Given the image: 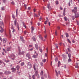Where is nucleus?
I'll return each mask as SVG.
<instances>
[{
    "label": "nucleus",
    "instance_id": "12",
    "mask_svg": "<svg viewBox=\"0 0 79 79\" xmlns=\"http://www.w3.org/2000/svg\"><path fill=\"white\" fill-rule=\"evenodd\" d=\"M31 32L32 33H33V32L34 30H35V28L33 26L31 27Z\"/></svg>",
    "mask_w": 79,
    "mask_h": 79
},
{
    "label": "nucleus",
    "instance_id": "34",
    "mask_svg": "<svg viewBox=\"0 0 79 79\" xmlns=\"http://www.w3.org/2000/svg\"><path fill=\"white\" fill-rule=\"evenodd\" d=\"M56 4L58 5L59 4V2L58 1H56Z\"/></svg>",
    "mask_w": 79,
    "mask_h": 79
},
{
    "label": "nucleus",
    "instance_id": "23",
    "mask_svg": "<svg viewBox=\"0 0 79 79\" xmlns=\"http://www.w3.org/2000/svg\"><path fill=\"white\" fill-rule=\"evenodd\" d=\"M72 60L71 58H69L68 60V62H70Z\"/></svg>",
    "mask_w": 79,
    "mask_h": 79
},
{
    "label": "nucleus",
    "instance_id": "52",
    "mask_svg": "<svg viewBox=\"0 0 79 79\" xmlns=\"http://www.w3.org/2000/svg\"><path fill=\"white\" fill-rule=\"evenodd\" d=\"M47 55H48L47 53H45V56L46 57H47Z\"/></svg>",
    "mask_w": 79,
    "mask_h": 79
},
{
    "label": "nucleus",
    "instance_id": "5",
    "mask_svg": "<svg viewBox=\"0 0 79 79\" xmlns=\"http://www.w3.org/2000/svg\"><path fill=\"white\" fill-rule=\"evenodd\" d=\"M47 8L49 9L50 10L52 9V7L50 6V4H48L47 5Z\"/></svg>",
    "mask_w": 79,
    "mask_h": 79
},
{
    "label": "nucleus",
    "instance_id": "45",
    "mask_svg": "<svg viewBox=\"0 0 79 79\" xmlns=\"http://www.w3.org/2000/svg\"><path fill=\"white\" fill-rule=\"evenodd\" d=\"M11 4L14 5H15V2H11Z\"/></svg>",
    "mask_w": 79,
    "mask_h": 79
},
{
    "label": "nucleus",
    "instance_id": "63",
    "mask_svg": "<svg viewBox=\"0 0 79 79\" xmlns=\"http://www.w3.org/2000/svg\"><path fill=\"white\" fill-rule=\"evenodd\" d=\"M77 25H79V22H77Z\"/></svg>",
    "mask_w": 79,
    "mask_h": 79
},
{
    "label": "nucleus",
    "instance_id": "33",
    "mask_svg": "<svg viewBox=\"0 0 79 79\" xmlns=\"http://www.w3.org/2000/svg\"><path fill=\"white\" fill-rule=\"evenodd\" d=\"M42 61H43V62L45 63V62H46V59L43 60H42Z\"/></svg>",
    "mask_w": 79,
    "mask_h": 79
},
{
    "label": "nucleus",
    "instance_id": "47",
    "mask_svg": "<svg viewBox=\"0 0 79 79\" xmlns=\"http://www.w3.org/2000/svg\"><path fill=\"white\" fill-rule=\"evenodd\" d=\"M44 24H45V25H46L47 24V21H46L45 22H44Z\"/></svg>",
    "mask_w": 79,
    "mask_h": 79
},
{
    "label": "nucleus",
    "instance_id": "59",
    "mask_svg": "<svg viewBox=\"0 0 79 79\" xmlns=\"http://www.w3.org/2000/svg\"><path fill=\"white\" fill-rule=\"evenodd\" d=\"M69 6H71L70 2H69Z\"/></svg>",
    "mask_w": 79,
    "mask_h": 79
},
{
    "label": "nucleus",
    "instance_id": "8",
    "mask_svg": "<svg viewBox=\"0 0 79 79\" xmlns=\"http://www.w3.org/2000/svg\"><path fill=\"white\" fill-rule=\"evenodd\" d=\"M26 56L27 57H28V58L29 59H31V57H30V55L29 54V53H27L26 55Z\"/></svg>",
    "mask_w": 79,
    "mask_h": 79
},
{
    "label": "nucleus",
    "instance_id": "57",
    "mask_svg": "<svg viewBox=\"0 0 79 79\" xmlns=\"http://www.w3.org/2000/svg\"><path fill=\"white\" fill-rule=\"evenodd\" d=\"M24 6L25 7V9H27V5H26V4H24Z\"/></svg>",
    "mask_w": 79,
    "mask_h": 79
},
{
    "label": "nucleus",
    "instance_id": "11",
    "mask_svg": "<svg viewBox=\"0 0 79 79\" xmlns=\"http://www.w3.org/2000/svg\"><path fill=\"white\" fill-rule=\"evenodd\" d=\"M11 73V72H10L6 71L5 72V73L7 75L10 74Z\"/></svg>",
    "mask_w": 79,
    "mask_h": 79
},
{
    "label": "nucleus",
    "instance_id": "22",
    "mask_svg": "<svg viewBox=\"0 0 79 79\" xmlns=\"http://www.w3.org/2000/svg\"><path fill=\"white\" fill-rule=\"evenodd\" d=\"M16 68H17V70H19V69L20 68L19 66L17 65L16 67Z\"/></svg>",
    "mask_w": 79,
    "mask_h": 79
},
{
    "label": "nucleus",
    "instance_id": "13",
    "mask_svg": "<svg viewBox=\"0 0 79 79\" xmlns=\"http://www.w3.org/2000/svg\"><path fill=\"white\" fill-rule=\"evenodd\" d=\"M7 39L6 38H4L3 40V42L4 43H6Z\"/></svg>",
    "mask_w": 79,
    "mask_h": 79
},
{
    "label": "nucleus",
    "instance_id": "16",
    "mask_svg": "<svg viewBox=\"0 0 79 79\" xmlns=\"http://www.w3.org/2000/svg\"><path fill=\"white\" fill-rule=\"evenodd\" d=\"M0 24L1 25V27H2V26H3V22L2 21L1 22Z\"/></svg>",
    "mask_w": 79,
    "mask_h": 79
},
{
    "label": "nucleus",
    "instance_id": "21",
    "mask_svg": "<svg viewBox=\"0 0 79 79\" xmlns=\"http://www.w3.org/2000/svg\"><path fill=\"white\" fill-rule=\"evenodd\" d=\"M78 63H76V65H75V67L76 68H77L78 67Z\"/></svg>",
    "mask_w": 79,
    "mask_h": 79
},
{
    "label": "nucleus",
    "instance_id": "1",
    "mask_svg": "<svg viewBox=\"0 0 79 79\" xmlns=\"http://www.w3.org/2000/svg\"><path fill=\"white\" fill-rule=\"evenodd\" d=\"M33 68L34 69V70L35 71V76H37L38 73V69L37 68V67L36 68H35V65H34L33 66Z\"/></svg>",
    "mask_w": 79,
    "mask_h": 79
},
{
    "label": "nucleus",
    "instance_id": "43",
    "mask_svg": "<svg viewBox=\"0 0 79 79\" xmlns=\"http://www.w3.org/2000/svg\"><path fill=\"white\" fill-rule=\"evenodd\" d=\"M1 9H2V10H5V9H4V7H2L1 8Z\"/></svg>",
    "mask_w": 79,
    "mask_h": 79
},
{
    "label": "nucleus",
    "instance_id": "3",
    "mask_svg": "<svg viewBox=\"0 0 79 79\" xmlns=\"http://www.w3.org/2000/svg\"><path fill=\"white\" fill-rule=\"evenodd\" d=\"M27 67L28 69H30L32 67V64L30 62H28L27 63Z\"/></svg>",
    "mask_w": 79,
    "mask_h": 79
},
{
    "label": "nucleus",
    "instance_id": "62",
    "mask_svg": "<svg viewBox=\"0 0 79 79\" xmlns=\"http://www.w3.org/2000/svg\"><path fill=\"white\" fill-rule=\"evenodd\" d=\"M37 25L38 26H40V23H38Z\"/></svg>",
    "mask_w": 79,
    "mask_h": 79
},
{
    "label": "nucleus",
    "instance_id": "4",
    "mask_svg": "<svg viewBox=\"0 0 79 79\" xmlns=\"http://www.w3.org/2000/svg\"><path fill=\"white\" fill-rule=\"evenodd\" d=\"M77 10H75L74 9H73L72 10V13H74L75 15L77 13Z\"/></svg>",
    "mask_w": 79,
    "mask_h": 79
},
{
    "label": "nucleus",
    "instance_id": "58",
    "mask_svg": "<svg viewBox=\"0 0 79 79\" xmlns=\"http://www.w3.org/2000/svg\"><path fill=\"white\" fill-rule=\"evenodd\" d=\"M22 41L23 42V43H25V41L23 39L22 40Z\"/></svg>",
    "mask_w": 79,
    "mask_h": 79
},
{
    "label": "nucleus",
    "instance_id": "56",
    "mask_svg": "<svg viewBox=\"0 0 79 79\" xmlns=\"http://www.w3.org/2000/svg\"><path fill=\"white\" fill-rule=\"evenodd\" d=\"M60 27L59 26L57 27V29L58 30H60Z\"/></svg>",
    "mask_w": 79,
    "mask_h": 79
},
{
    "label": "nucleus",
    "instance_id": "24",
    "mask_svg": "<svg viewBox=\"0 0 79 79\" xmlns=\"http://www.w3.org/2000/svg\"><path fill=\"white\" fill-rule=\"evenodd\" d=\"M24 62H22V63H21V65L22 66H24Z\"/></svg>",
    "mask_w": 79,
    "mask_h": 79
},
{
    "label": "nucleus",
    "instance_id": "50",
    "mask_svg": "<svg viewBox=\"0 0 79 79\" xmlns=\"http://www.w3.org/2000/svg\"><path fill=\"white\" fill-rule=\"evenodd\" d=\"M12 18L13 19H15V15H12Z\"/></svg>",
    "mask_w": 79,
    "mask_h": 79
},
{
    "label": "nucleus",
    "instance_id": "41",
    "mask_svg": "<svg viewBox=\"0 0 79 79\" xmlns=\"http://www.w3.org/2000/svg\"><path fill=\"white\" fill-rule=\"evenodd\" d=\"M40 51V52H43L42 50V49L39 48Z\"/></svg>",
    "mask_w": 79,
    "mask_h": 79
},
{
    "label": "nucleus",
    "instance_id": "31",
    "mask_svg": "<svg viewBox=\"0 0 79 79\" xmlns=\"http://www.w3.org/2000/svg\"><path fill=\"white\" fill-rule=\"evenodd\" d=\"M2 2L4 3H5L6 2V0H2Z\"/></svg>",
    "mask_w": 79,
    "mask_h": 79
},
{
    "label": "nucleus",
    "instance_id": "35",
    "mask_svg": "<svg viewBox=\"0 0 79 79\" xmlns=\"http://www.w3.org/2000/svg\"><path fill=\"white\" fill-rule=\"evenodd\" d=\"M33 49H34V48H32L31 49H29L30 51H32V50H33Z\"/></svg>",
    "mask_w": 79,
    "mask_h": 79
},
{
    "label": "nucleus",
    "instance_id": "14",
    "mask_svg": "<svg viewBox=\"0 0 79 79\" xmlns=\"http://www.w3.org/2000/svg\"><path fill=\"white\" fill-rule=\"evenodd\" d=\"M35 48H36L37 50H38L39 47L37 44H35Z\"/></svg>",
    "mask_w": 79,
    "mask_h": 79
},
{
    "label": "nucleus",
    "instance_id": "44",
    "mask_svg": "<svg viewBox=\"0 0 79 79\" xmlns=\"http://www.w3.org/2000/svg\"><path fill=\"white\" fill-rule=\"evenodd\" d=\"M39 38L40 39L41 38V37H42V35H39Z\"/></svg>",
    "mask_w": 79,
    "mask_h": 79
},
{
    "label": "nucleus",
    "instance_id": "53",
    "mask_svg": "<svg viewBox=\"0 0 79 79\" xmlns=\"http://www.w3.org/2000/svg\"><path fill=\"white\" fill-rule=\"evenodd\" d=\"M74 9L75 10H77V7H74Z\"/></svg>",
    "mask_w": 79,
    "mask_h": 79
},
{
    "label": "nucleus",
    "instance_id": "51",
    "mask_svg": "<svg viewBox=\"0 0 79 79\" xmlns=\"http://www.w3.org/2000/svg\"><path fill=\"white\" fill-rule=\"evenodd\" d=\"M68 51L69 52H70L71 51H70V50L69 48H68Z\"/></svg>",
    "mask_w": 79,
    "mask_h": 79
},
{
    "label": "nucleus",
    "instance_id": "36",
    "mask_svg": "<svg viewBox=\"0 0 79 79\" xmlns=\"http://www.w3.org/2000/svg\"><path fill=\"white\" fill-rule=\"evenodd\" d=\"M72 19L73 20H74L75 18V17L74 16H72Z\"/></svg>",
    "mask_w": 79,
    "mask_h": 79
},
{
    "label": "nucleus",
    "instance_id": "10",
    "mask_svg": "<svg viewBox=\"0 0 79 79\" xmlns=\"http://www.w3.org/2000/svg\"><path fill=\"white\" fill-rule=\"evenodd\" d=\"M38 56V54L36 53V55H35L32 56V57L34 58H37Z\"/></svg>",
    "mask_w": 79,
    "mask_h": 79
},
{
    "label": "nucleus",
    "instance_id": "20",
    "mask_svg": "<svg viewBox=\"0 0 79 79\" xmlns=\"http://www.w3.org/2000/svg\"><path fill=\"white\" fill-rule=\"evenodd\" d=\"M60 61H59L58 62V67H59L60 65Z\"/></svg>",
    "mask_w": 79,
    "mask_h": 79
},
{
    "label": "nucleus",
    "instance_id": "18",
    "mask_svg": "<svg viewBox=\"0 0 79 79\" xmlns=\"http://www.w3.org/2000/svg\"><path fill=\"white\" fill-rule=\"evenodd\" d=\"M23 25L24 27H25V28H26V26L25 24V23H24L23 22Z\"/></svg>",
    "mask_w": 79,
    "mask_h": 79
},
{
    "label": "nucleus",
    "instance_id": "64",
    "mask_svg": "<svg viewBox=\"0 0 79 79\" xmlns=\"http://www.w3.org/2000/svg\"><path fill=\"white\" fill-rule=\"evenodd\" d=\"M32 47V45H29V47L30 48H31Z\"/></svg>",
    "mask_w": 79,
    "mask_h": 79
},
{
    "label": "nucleus",
    "instance_id": "6",
    "mask_svg": "<svg viewBox=\"0 0 79 79\" xmlns=\"http://www.w3.org/2000/svg\"><path fill=\"white\" fill-rule=\"evenodd\" d=\"M79 17V14H78V13L76 14V13L75 15V18H77L78 17Z\"/></svg>",
    "mask_w": 79,
    "mask_h": 79
},
{
    "label": "nucleus",
    "instance_id": "19",
    "mask_svg": "<svg viewBox=\"0 0 79 79\" xmlns=\"http://www.w3.org/2000/svg\"><path fill=\"white\" fill-rule=\"evenodd\" d=\"M18 54L19 55H22V52H21V50H19V52L18 53Z\"/></svg>",
    "mask_w": 79,
    "mask_h": 79
},
{
    "label": "nucleus",
    "instance_id": "26",
    "mask_svg": "<svg viewBox=\"0 0 79 79\" xmlns=\"http://www.w3.org/2000/svg\"><path fill=\"white\" fill-rule=\"evenodd\" d=\"M32 40H34V41H35L36 40V39L35 38V37H33L32 38Z\"/></svg>",
    "mask_w": 79,
    "mask_h": 79
},
{
    "label": "nucleus",
    "instance_id": "32",
    "mask_svg": "<svg viewBox=\"0 0 79 79\" xmlns=\"http://www.w3.org/2000/svg\"><path fill=\"white\" fill-rule=\"evenodd\" d=\"M57 31H56L55 32V35H56V36H57Z\"/></svg>",
    "mask_w": 79,
    "mask_h": 79
},
{
    "label": "nucleus",
    "instance_id": "37",
    "mask_svg": "<svg viewBox=\"0 0 79 79\" xmlns=\"http://www.w3.org/2000/svg\"><path fill=\"white\" fill-rule=\"evenodd\" d=\"M34 16L35 17H37V16H38V15H37L36 14H34Z\"/></svg>",
    "mask_w": 79,
    "mask_h": 79
},
{
    "label": "nucleus",
    "instance_id": "54",
    "mask_svg": "<svg viewBox=\"0 0 79 79\" xmlns=\"http://www.w3.org/2000/svg\"><path fill=\"white\" fill-rule=\"evenodd\" d=\"M21 53H22V55H23L24 53V51H22L21 52Z\"/></svg>",
    "mask_w": 79,
    "mask_h": 79
},
{
    "label": "nucleus",
    "instance_id": "38",
    "mask_svg": "<svg viewBox=\"0 0 79 79\" xmlns=\"http://www.w3.org/2000/svg\"><path fill=\"white\" fill-rule=\"evenodd\" d=\"M67 40L68 41V42H69L70 43H71V42L70 41V40L69 39H67Z\"/></svg>",
    "mask_w": 79,
    "mask_h": 79
},
{
    "label": "nucleus",
    "instance_id": "9",
    "mask_svg": "<svg viewBox=\"0 0 79 79\" xmlns=\"http://www.w3.org/2000/svg\"><path fill=\"white\" fill-rule=\"evenodd\" d=\"M55 71L56 72V76L58 77V74H60V72L59 71L58 73L57 72L56 70H55Z\"/></svg>",
    "mask_w": 79,
    "mask_h": 79
},
{
    "label": "nucleus",
    "instance_id": "48",
    "mask_svg": "<svg viewBox=\"0 0 79 79\" xmlns=\"http://www.w3.org/2000/svg\"><path fill=\"white\" fill-rule=\"evenodd\" d=\"M40 39L41 40H44V38H43V37H42L41 36V37L40 38Z\"/></svg>",
    "mask_w": 79,
    "mask_h": 79
},
{
    "label": "nucleus",
    "instance_id": "49",
    "mask_svg": "<svg viewBox=\"0 0 79 79\" xmlns=\"http://www.w3.org/2000/svg\"><path fill=\"white\" fill-rule=\"evenodd\" d=\"M18 10V9H17L16 10V15H17Z\"/></svg>",
    "mask_w": 79,
    "mask_h": 79
},
{
    "label": "nucleus",
    "instance_id": "15",
    "mask_svg": "<svg viewBox=\"0 0 79 79\" xmlns=\"http://www.w3.org/2000/svg\"><path fill=\"white\" fill-rule=\"evenodd\" d=\"M11 69L12 70L13 72H15L16 71V69L15 68H12Z\"/></svg>",
    "mask_w": 79,
    "mask_h": 79
},
{
    "label": "nucleus",
    "instance_id": "27",
    "mask_svg": "<svg viewBox=\"0 0 79 79\" xmlns=\"http://www.w3.org/2000/svg\"><path fill=\"white\" fill-rule=\"evenodd\" d=\"M32 78L33 79H35V75H33L32 76Z\"/></svg>",
    "mask_w": 79,
    "mask_h": 79
},
{
    "label": "nucleus",
    "instance_id": "30",
    "mask_svg": "<svg viewBox=\"0 0 79 79\" xmlns=\"http://www.w3.org/2000/svg\"><path fill=\"white\" fill-rule=\"evenodd\" d=\"M65 9H64V14H63V15H64V16H65Z\"/></svg>",
    "mask_w": 79,
    "mask_h": 79
},
{
    "label": "nucleus",
    "instance_id": "2",
    "mask_svg": "<svg viewBox=\"0 0 79 79\" xmlns=\"http://www.w3.org/2000/svg\"><path fill=\"white\" fill-rule=\"evenodd\" d=\"M14 25L15 26L17 25V27L18 28V30L19 31V25L18 23H17V21L16 19L14 21Z\"/></svg>",
    "mask_w": 79,
    "mask_h": 79
},
{
    "label": "nucleus",
    "instance_id": "42",
    "mask_svg": "<svg viewBox=\"0 0 79 79\" xmlns=\"http://www.w3.org/2000/svg\"><path fill=\"white\" fill-rule=\"evenodd\" d=\"M42 20V17H40L39 19V20L41 21Z\"/></svg>",
    "mask_w": 79,
    "mask_h": 79
},
{
    "label": "nucleus",
    "instance_id": "17",
    "mask_svg": "<svg viewBox=\"0 0 79 79\" xmlns=\"http://www.w3.org/2000/svg\"><path fill=\"white\" fill-rule=\"evenodd\" d=\"M1 30H0V32L1 33H3V31H4V29L2 28V27H1Z\"/></svg>",
    "mask_w": 79,
    "mask_h": 79
},
{
    "label": "nucleus",
    "instance_id": "29",
    "mask_svg": "<svg viewBox=\"0 0 79 79\" xmlns=\"http://www.w3.org/2000/svg\"><path fill=\"white\" fill-rule=\"evenodd\" d=\"M44 73L43 71H41V72L40 73V75H43V74Z\"/></svg>",
    "mask_w": 79,
    "mask_h": 79
},
{
    "label": "nucleus",
    "instance_id": "40",
    "mask_svg": "<svg viewBox=\"0 0 79 79\" xmlns=\"http://www.w3.org/2000/svg\"><path fill=\"white\" fill-rule=\"evenodd\" d=\"M64 20L65 21H67V18L66 17H64Z\"/></svg>",
    "mask_w": 79,
    "mask_h": 79
},
{
    "label": "nucleus",
    "instance_id": "28",
    "mask_svg": "<svg viewBox=\"0 0 79 79\" xmlns=\"http://www.w3.org/2000/svg\"><path fill=\"white\" fill-rule=\"evenodd\" d=\"M66 37L67 38L68 37H69V35L67 33H66Z\"/></svg>",
    "mask_w": 79,
    "mask_h": 79
},
{
    "label": "nucleus",
    "instance_id": "60",
    "mask_svg": "<svg viewBox=\"0 0 79 79\" xmlns=\"http://www.w3.org/2000/svg\"><path fill=\"white\" fill-rule=\"evenodd\" d=\"M31 9V8L30 7H29L28 8V10H30Z\"/></svg>",
    "mask_w": 79,
    "mask_h": 79
},
{
    "label": "nucleus",
    "instance_id": "25",
    "mask_svg": "<svg viewBox=\"0 0 79 79\" xmlns=\"http://www.w3.org/2000/svg\"><path fill=\"white\" fill-rule=\"evenodd\" d=\"M71 56V55L70 53H69L68 54V57H69L70 58Z\"/></svg>",
    "mask_w": 79,
    "mask_h": 79
},
{
    "label": "nucleus",
    "instance_id": "39",
    "mask_svg": "<svg viewBox=\"0 0 79 79\" xmlns=\"http://www.w3.org/2000/svg\"><path fill=\"white\" fill-rule=\"evenodd\" d=\"M58 60V58H57V57H56L55 58V61H57Z\"/></svg>",
    "mask_w": 79,
    "mask_h": 79
},
{
    "label": "nucleus",
    "instance_id": "55",
    "mask_svg": "<svg viewBox=\"0 0 79 79\" xmlns=\"http://www.w3.org/2000/svg\"><path fill=\"white\" fill-rule=\"evenodd\" d=\"M20 39L22 41V40L23 39V37H22V36H20Z\"/></svg>",
    "mask_w": 79,
    "mask_h": 79
},
{
    "label": "nucleus",
    "instance_id": "61",
    "mask_svg": "<svg viewBox=\"0 0 79 79\" xmlns=\"http://www.w3.org/2000/svg\"><path fill=\"white\" fill-rule=\"evenodd\" d=\"M26 33H27V32H26V31H25L24 32V34L25 35H26Z\"/></svg>",
    "mask_w": 79,
    "mask_h": 79
},
{
    "label": "nucleus",
    "instance_id": "46",
    "mask_svg": "<svg viewBox=\"0 0 79 79\" xmlns=\"http://www.w3.org/2000/svg\"><path fill=\"white\" fill-rule=\"evenodd\" d=\"M40 64L42 66H43L44 65V63L42 62H41Z\"/></svg>",
    "mask_w": 79,
    "mask_h": 79
},
{
    "label": "nucleus",
    "instance_id": "7",
    "mask_svg": "<svg viewBox=\"0 0 79 79\" xmlns=\"http://www.w3.org/2000/svg\"><path fill=\"white\" fill-rule=\"evenodd\" d=\"M12 48V47L11 46H10V47H9L7 48V51H10V49Z\"/></svg>",
    "mask_w": 79,
    "mask_h": 79
}]
</instances>
